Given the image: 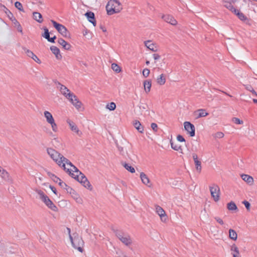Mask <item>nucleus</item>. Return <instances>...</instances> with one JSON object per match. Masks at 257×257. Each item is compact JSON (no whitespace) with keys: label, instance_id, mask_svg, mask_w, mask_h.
<instances>
[{"label":"nucleus","instance_id":"nucleus-1","mask_svg":"<svg viewBox=\"0 0 257 257\" xmlns=\"http://www.w3.org/2000/svg\"><path fill=\"white\" fill-rule=\"evenodd\" d=\"M122 9V5L118 0H110L106 6L107 14L109 16L119 13Z\"/></svg>","mask_w":257,"mask_h":257},{"label":"nucleus","instance_id":"nucleus-2","mask_svg":"<svg viewBox=\"0 0 257 257\" xmlns=\"http://www.w3.org/2000/svg\"><path fill=\"white\" fill-rule=\"evenodd\" d=\"M113 232L115 233V236L126 246H129L132 242V239L128 233L124 231L122 229H117L113 228Z\"/></svg>","mask_w":257,"mask_h":257},{"label":"nucleus","instance_id":"nucleus-3","mask_svg":"<svg viewBox=\"0 0 257 257\" xmlns=\"http://www.w3.org/2000/svg\"><path fill=\"white\" fill-rule=\"evenodd\" d=\"M70 239L74 248L77 249L80 252L83 251L84 242L81 236L76 233L73 234V237L70 234Z\"/></svg>","mask_w":257,"mask_h":257},{"label":"nucleus","instance_id":"nucleus-4","mask_svg":"<svg viewBox=\"0 0 257 257\" xmlns=\"http://www.w3.org/2000/svg\"><path fill=\"white\" fill-rule=\"evenodd\" d=\"M36 192L39 195L40 199L45 204V205L53 211H57V207L49 199V198L41 190H36Z\"/></svg>","mask_w":257,"mask_h":257},{"label":"nucleus","instance_id":"nucleus-5","mask_svg":"<svg viewBox=\"0 0 257 257\" xmlns=\"http://www.w3.org/2000/svg\"><path fill=\"white\" fill-rule=\"evenodd\" d=\"M51 22L55 27V28L58 31V32L60 33L63 37H68V32L66 28L63 25L58 23L54 20H52Z\"/></svg>","mask_w":257,"mask_h":257},{"label":"nucleus","instance_id":"nucleus-6","mask_svg":"<svg viewBox=\"0 0 257 257\" xmlns=\"http://www.w3.org/2000/svg\"><path fill=\"white\" fill-rule=\"evenodd\" d=\"M211 195L213 198L214 201L217 202L219 200L220 197V188L216 184H213L212 186L209 187Z\"/></svg>","mask_w":257,"mask_h":257},{"label":"nucleus","instance_id":"nucleus-7","mask_svg":"<svg viewBox=\"0 0 257 257\" xmlns=\"http://www.w3.org/2000/svg\"><path fill=\"white\" fill-rule=\"evenodd\" d=\"M47 151L50 157L58 165V162L63 155L52 148H48Z\"/></svg>","mask_w":257,"mask_h":257},{"label":"nucleus","instance_id":"nucleus-8","mask_svg":"<svg viewBox=\"0 0 257 257\" xmlns=\"http://www.w3.org/2000/svg\"><path fill=\"white\" fill-rule=\"evenodd\" d=\"M66 97L77 109H78L81 107V102L78 100L77 96L73 93H69Z\"/></svg>","mask_w":257,"mask_h":257},{"label":"nucleus","instance_id":"nucleus-9","mask_svg":"<svg viewBox=\"0 0 257 257\" xmlns=\"http://www.w3.org/2000/svg\"><path fill=\"white\" fill-rule=\"evenodd\" d=\"M71 167L72 169H67L66 172L68 173L75 180L79 181V176L82 175V174H83L74 165H73Z\"/></svg>","mask_w":257,"mask_h":257},{"label":"nucleus","instance_id":"nucleus-10","mask_svg":"<svg viewBox=\"0 0 257 257\" xmlns=\"http://www.w3.org/2000/svg\"><path fill=\"white\" fill-rule=\"evenodd\" d=\"M53 82L56 85L57 88L59 89L61 94H63L65 97L67 96V94H68L69 93H71L69 89H68L64 85H62L57 80H53Z\"/></svg>","mask_w":257,"mask_h":257},{"label":"nucleus","instance_id":"nucleus-11","mask_svg":"<svg viewBox=\"0 0 257 257\" xmlns=\"http://www.w3.org/2000/svg\"><path fill=\"white\" fill-rule=\"evenodd\" d=\"M185 130L189 134L191 137L195 135V128L194 125L189 121H185L184 123Z\"/></svg>","mask_w":257,"mask_h":257},{"label":"nucleus","instance_id":"nucleus-12","mask_svg":"<svg viewBox=\"0 0 257 257\" xmlns=\"http://www.w3.org/2000/svg\"><path fill=\"white\" fill-rule=\"evenodd\" d=\"M85 188H87L89 190H92V187L91 185L90 182L88 180L87 178L84 174H82V175L79 176V181H78Z\"/></svg>","mask_w":257,"mask_h":257},{"label":"nucleus","instance_id":"nucleus-13","mask_svg":"<svg viewBox=\"0 0 257 257\" xmlns=\"http://www.w3.org/2000/svg\"><path fill=\"white\" fill-rule=\"evenodd\" d=\"M23 50L27 54V55L33 59L38 64H40L41 63V60L38 58V57L31 50L27 49L26 48L23 47Z\"/></svg>","mask_w":257,"mask_h":257},{"label":"nucleus","instance_id":"nucleus-14","mask_svg":"<svg viewBox=\"0 0 257 257\" xmlns=\"http://www.w3.org/2000/svg\"><path fill=\"white\" fill-rule=\"evenodd\" d=\"M58 162L59 163L58 165L59 166H61L66 172L67 169L65 167V164L69 165L71 167L73 166L72 163L68 159L65 158L63 156L60 158V161Z\"/></svg>","mask_w":257,"mask_h":257},{"label":"nucleus","instance_id":"nucleus-15","mask_svg":"<svg viewBox=\"0 0 257 257\" xmlns=\"http://www.w3.org/2000/svg\"><path fill=\"white\" fill-rule=\"evenodd\" d=\"M85 16L87 18L88 21L92 23L94 26L96 25V22L95 20V15L94 13L88 11L85 14Z\"/></svg>","mask_w":257,"mask_h":257},{"label":"nucleus","instance_id":"nucleus-16","mask_svg":"<svg viewBox=\"0 0 257 257\" xmlns=\"http://www.w3.org/2000/svg\"><path fill=\"white\" fill-rule=\"evenodd\" d=\"M67 122L69 124L72 131L76 133L79 136H80L82 135V132L80 131L78 127L74 122L71 121L70 119H68L67 120Z\"/></svg>","mask_w":257,"mask_h":257},{"label":"nucleus","instance_id":"nucleus-17","mask_svg":"<svg viewBox=\"0 0 257 257\" xmlns=\"http://www.w3.org/2000/svg\"><path fill=\"white\" fill-rule=\"evenodd\" d=\"M162 18L165 22L171 24L172 25L175 26L177 24V21L172 16L169 15H163Z\"/></svg>","mask_w":257,"mask_h":257},{"label":"nucleus","instance_id":"nucleus-18","mask_svg":"<svg viewBox=\"0 0 257 257\" xmlns=\"http://www.w3.org/2000/svg\"><path fill=\"white\" fill-rule=\"evenodd\" d=\"M192 158L194 161V163L196 166V170L199 172H201L202 167H201V161L198 160V156L196 154L193 153L192 154Z\"/></svg>","mask_w":257,"mask_h":257},{"label":"nucleus","instance_id":"nucleus-19","mask_svg":"<svg viewBox=\"0 0 257 257\" xmlns=\"http://www.w3.org/2000/svg\"><path fill=\"white\" fill-rule=\"evenodd\" d=\"M50 50L55 55L56 58L58 59H61L62 55L60 54V50L58 48L55 46H52L50 47Z\"/></svg>","mask_w":257,"mask_h":257},{"label":"nucleus","instance_id":"nucleus-20","mask_svg":"<svg viewBox=\"0 0 257 257\" xmlns=\"http://www.w3.org/2000/svg\"><path fill=\"white\" fill-rule=\"evenodd\" d=\"M59 185L62 188L65 189L68 193L70 194H73L75 192V190L71 187L68 186L65 182L61 181L59 182Z\"/></svg>","mask_w":257,"mask_h":257},{"label":"nucleus","instance_id":"nucleus-21","mask_svg":"<svg viewBox=\"0 0 257 257\" xmlns=\"http://www.w3.org/2000/svg\"><path fill=\"white\" fill-rule=\"evenodd\" d=\"M58 43L61 45L65 50H69L71 49V45L62 38L58 39Z\"/></svg>","mask_w":257,"mask_h":257},{"label":"nucleus","instance_id":"nucleus-22","mask_svg":"<svg viewBox=\"0 0 257 257\" xmlns=\"http://www.w3.org/2000/svg\"><path fill=\"white\" fill-rule=\"evenodd\" d=\"M156 210L157 214L160 216L162 220H163L164 218H165L164 219L166 220V215L165 214V212L161 206L156 205Z\"/></svg>","mask_w":257,"mask_h":257},{"label":"nucleus","instance_id":"nucleus-23","mask_svg":"<svg viewBox=\"0 0 257 257\" xmlns=\"http://www.w3.org/2000/svg\"><path fill=\"white\" fill-rule=\"evenodd\" d=\"M133 125L137 130V131L140 133H144V126L142 125L141 122L137 120H135L133 122Z\"/></svg>","mask_w":257,"mask_h":257},{"label":"nucleus","instance_id":"nucleus-24","mask_svg":"<svg viewBox=\"0 0 257 257\" xmlns=\"http://www.w3.org/2000/svg\"><path fill=\"white\" fill-rule=\"evenodd\" d=\"M224 2L226 3L224 5V7L230 11L231 12L235 8L232 5V3L234 4L235 3V0H224Z\"/></svg>","mask_w":257,"mask_h":257},{"label":"nucleus","instance_id":"nucleus-25","mask_svg":"<svg viewBox=\"0 0 257 257\" xmlns=\"http://www.w3.org/2000/svg\"><path fill=\"white\" fill-rule=\"evenodd\" d=\"M140 178L143 183L150 187V185H149V184L150 183V179L144 172L141 173Z\"/></svg>","mask_w":257,"mask_h":257},{"label":"nucleus","instance_id":"nucleus-26","mask_svg":"<svg viewBox=\"0 0 257 257\" xmlns=\"http://www.w3.org/2000/svg\"><path fill=\"white\" fill-rule=\"evenodd\" d=\"M33 17L35 21L39 23H41L43 21L42 16L40 13L34 12L33 13Z\"/></svg>","mask_w":257,"mask_h":257},{"label":"nucleus","instance_id":"nucleus-27","mask_svg":"<svg viewBox=\"0 0 257 257\" xmlns=\"http://www.w3.org/2000/svg\"><path fill=\"white\" fill-rule=\"evenodd\" d=\"M44 115L48 123H49L50 122H52L54 120L52 114L49 111H45L44 112Z\"/></svg>","mask_w":257,"mask_h":257},{"label":"nucleus","instance_id":"nucleus-28","mask_svg":"<svg viewBox=\"0 0 257 257\" xmlns=\"http://www.w3.org/2000/svg\"><path fill=\"white\" fill-rule=\"evenodd\" d=\"M145 46L150 50L156 52L157 51L156 47L154 43H151V41H147L145 42Z\"/></svg>","mask_w":257,"mask_h":257},{"label":"nucleus","instance_id":"nucleus-29","mask_svg":"<svg viewBox=\"0 0 257 257\" xmlns=\"http://www.w3.org/2000/svg\"><path fill=\"white\" fill-rule=\"evenodd\" d=\"M241 177L243 180L248 183H252L253 182V178L246 174H242Z\"/></svg>","mask_w":257,"mask_h":257},{"label":"nucleus","instance_id":"nucleus-30","mask_svg":"<svg viewBox=\"0 0 257 257\" xmlns=\"http://www.w3.org/2000/svg\"><path fill=\"white\" fill-rule=\"evenodd\" d=\"M231 250L233 251V252L232 253L233 257H238L239 255V251L238 247L235 244H233L231 246Z\"/></svg>","mask_w":257,"mask_h":257},{"label":"nucleus","instance_id":"nucleus-31","mask_svg":"<svg viewBox=\"0 0 257 257\" xmlns=\"http://www.w3.org/2000/svg\"><path fill=\"white\" fill-rule=\"evenodd\" d=\"M152 83L151 80H145L144 82V86L145 91L148 93L150 91Z\"/></svg>","mask_w":257,"mask_h":257},{"label":"nucleus","instance_id":"nucleus-32","mask_svg":"<svg viewBox=\"0 0 257 257\" xmlns=\"http://www.w3.org/2000/svg\"><path fill=\"white\" fill-rule=\"evenodd\" d=\"M47 175L55 183H59V182H61L62 181L59 177L56 176L55 174L51 173L50 172H48Z\"/></svg>","mask_w":257,"mask_h":257},{"label":"nucleus","instance_id":"nucleus-33","mask_svg":"<svg viewBox=\"0 0 257 257\" xmlns=\"http://www.w3.org/2000/svg\"><path fill=\"white\" fill-rule=\"evenodd\" d=\"M4 11L7 16L9 17V18L12 21H14L16 20V18L14 17L13 14L11 12V11L7 8L5 6H4Z\"/></svg>","mask_w":257,"mask_h":257},{"label":"nucleus","instance_id":"nucleus-34","mask_svg":"<svg viewBox=\"0 0 257 257\" xmlns=\"http://www.w3.org/2000/svg\"><path fill=\"white\" fill-rule=\"evenodd\" d=\"M229 237L231 239H232L233 240H236L237 238V233L236 232V231L234 230H233L232 229H230L229 230Z\"/></svg>","mask_w":257,"mask_h":257},{"label":"nucleus","instance_id":"nucleus-35","mask_svg":"<svg viewBox=\"0 0 257 257\" xmlns=\"http://www.w3.org/2000/svg\"><path fill=\"white\" fill-rule=\"evenodd\" d=\"M157 83L161 85H164L166 82V78L163 74H161L157 79Z\"/></svg>","mask_w":257,"mask_h":257},{"label":"nucleus","instance_id":"nucleus-36","mask_svg":"<svg viewBox=\"0 0 257 257\" xmlns=\"http://www.w3.org/2000/svg\"><path fill=\"white\" fill-rule=\"evenodd\" d=\"M227 208L229 210L234 211L237 210V207L233 201H231L230 202L227 204Z\"/></svg>","mask_w":257,"mask_h":257},{"label":"nucleus","instance_id":"nucleus-37","mask_svg":"<svg viewBox=\"0 0 257 257\" xmlns=\"http://www.w3.org/2000/svg\"><path fill=\"white\" fill-rule=\"evenodd\" d=\"M122 165L124 168L128 171L132 173L135 172V168L133 166H131L130 164L125 163H123Z\"/></svg>","mask_w":257,"mask_h":257},{"label":"nucleus","instance_id":"nucleus-38","mask_svg":"<svg viewBox=\"0 0 257 257\" xmlns=\"http://www.w3.org/2000/svg\"><path fill=\"white\" fill-rule=\"evenodd\" d=\"M197 111L198 112L197 118L205 117L208 114L205 110L203 109H199Z\"/></svg>","mask_w":257,"mask_h":257},{"label":"nucleus","instance_id":"nucleus-39","mask_svg":"<svg viewBox=\"0 0 257 257\" xmlns=\"http://www.w3.org/2000/svg\"><path fill=\"white\" fill-rule=\"evenodd\" d=\"M0 175L5 180H8L9 179V173L4 169H1Z\"/></svg>","mask_w":257,"mask_h":257},{"label":"nucleus","instance_id":"nucleus-40","mask_svg":"<svg viewBox=\"0 0 257 257\" xmlns=\"http://www.w3.org/2000/svg\"><path fill=\"white\" fill-rule=\"evenodd\" d=\"M111 69L116 73H119L121 71V68L116 63L111 64Z\"/></svg>","mask_w":257,"mask_h":257},{"label":"nucleus","instance_id":"nucleus-41","mask_svg":"<svg viewBox=\"0 0 257 257\" xmlns=\"http://www.w3.org/2000/svg\"><path fill=\"white\" fill-rule=\"evenodd\" d=\"M241 21L245 22L247 20V18L242 12L238 13L236 16Z\"/></svg>","mask_w":257,"mask_h":257},{"label":"nucleus","instance_id":"nucleus-42","mask_svg":"<svg viewBox=\"0 0 257 257\" xmlns=\"http://www.w3.org/2000/svg\"><path fill=\"white\" fill-rule=\"evenodd\" d=\"M171 148L175 151L182 150L181 146L177 144H175L172 142H171Z\"/></svg>","mask_w":257,"mask_h":257},{"label":"nucleus","instance_id":"nucleus-43","mask_svg":"<svg viewBox=\"0 0 257 257\" xmlns=\"http://www.w3.org/2000/svg\"><path fill=\"white\" fill-rule=\"evenodd\" d=\"M106 108L110 110H114L116 108V104L114 102H111L107 104Z\"/></svg>","mask_w":257,"mask_h":257},{"label":"nucleus","instance_id":"nucleus-44","mask_svg":"<svg viewBox=\"0 0 257 257\" xmlns=\"http://www.w3.org/2000/svg\"><path fill=\"white\" fill-rule=\"evenodd\" d=\"M44 33L42 35V36L46 39L49 38L50 34H51V33L49 32L48 29L46 27L44 28Z\"/></svg>","mask_w":257,"mask_h":257},{"label":"nucleus","instance_id":"nucleus-45","mask_svg":"<svg viewBox=\"0 0 257 257\" xmlns=\"http://www.w3.org/2000/svg\"><path fill=\"white\" fill-rule=\"evenodd\" d=\"M245 89L251 92L252 93V94L255 95L256 96H257V93L256 92V91L253 89L252 87L250 85H247L245 86Z\"/></svg>","mask_w":257,"mask_h":257},{"label":"nucleus","instance_id":"nucleus-46","mask_svg":"<svg viewBox=\"0 0 257 257\" xmlns=\"http://www.w3.org/2000/svg\"><path fill=\"white\" fill-rule=\"evenodd\" d=\"M15 6L19 11L24 12V9L23 8V6H22V4L20 2H16L15 3Z\"/></svg>","mask_w":257,"mask_h":257},{"label":"nucleus","instance_id":"nucleus-47","mask_svg":"<svg viewBox=\"0 0 257 257\" xmlns=\"http://www.w3.org/2000/svg\"><path fill=\"white\" fill-rule=\"evenodd\" d=\"M51 125V127H52V130L54 132H57L58 131V127H57V125L56 124V123H55V120L53 121L52 122H50L49 123Z\"/></svg>","mask_w":257,"mask_h":257},{"label":"nucleus","instance_id":"nucleus-48","mask_svg":"<svg viewBox=\"0 0 257 257\" xmlns=\"http://www.w3.org/2000/svg\"><path fill=\"white\" fill-rule=\"evenodd\" d=\"M150 70L148 68H145L143 71V75L145 77H147L150 74Z\"/></svg>","mask_w":257,"mask_h":257},{"label":"nucleus","instance_id":"nucleus-49","mask_svg":"<svg viewBox=\"0 0 257 257\" xmlns=\"http://www.w3.org/2000/svg\"><path fill=\"white\" fill-rule=\"evenodd\" d=\"M15 21H16V23H17V27L18 31L22 34L23 33V29H22V26H21L19 22L16 19Z\"/></svg>","mask_w":257,"mask_h":257},{"label":"nucleus","instance_id":"nucleus-50","mask_svg":"<svg viewBox=\"0 0 257 257\" xmlns=\"http://www.w3.org/2000/svg\"><path fill=\"white\" fill-rule=\"evenodd\" d=\"M214 137L219 139L222 138L224 137V134L222 132H218L215 134Z\"/></svg>","mask_w":257,"mask_h":257},{"label":"nucleus","instance_id":"nucleus-51","mask_svg":"<svg viewBox=\"0 0 257 257\" xmlns=\"http://www.w3.org/2000/svg\"><path fill=\"white\" fill-rule=\"evenodd\" d=\"M234 122L236 124H241L243 123V121L239 119L237 117H234L233 118Z\"/></svg>","mask_w":257,"mask_h":257},{"label":"nucleus","instance_id":"nucleus-52","mask_svg":"<svg viewBox=\"0 0 257 257\" xmlns=\"http://www.w3.org/2000/svg\"><path fill=\"white\" fill-rule=\"evenodd\" d=\"M242 204H243L245 207V208L247 209V210L250 209V204L249 202L246 200H244L242 202Z\"/></svg>","mask_w":257,"mask_h":257},{"label":"nucleus","instance_id":"nucleus-53","mask_svg":"<svg viewBox=\"0 0 257 257\" xmlns=\"http://www.w3.org/2000/svg\"><path fill=\"white\" fill-rule=\"evenodd\" d=\"M151 126L152 128V130L154 132H157V128H158V125L156 123L153 122L151 123Z\"/></svg>","mask_w":257,"mask_h":257},{"label":"nucleus","instance_id":"nucleus-54","mask_svg":"<svg viewBox=\"0 0 257 257\" xmlns=\"http://www.w3.org/2000/svg\"><path fill=\"white\" fill-rule=\"evenodd\" d=\"M177 140H178V141L180 142H185V140L184 138V137L180 135H179L177 136Z\"/></svg>","mask_w":257,"mask_h":257},{"label":"nucleus","instance_id":"nucleus-55","mask_svg":"<svg viewBox=\"0 0 257 257\" xmlns=\"http://www.w3.org/2000/svg\"><path fill=\"white\" fill-rule=\"evenodd\" d=\"M214 219L220 224H221V225H223L224 224L223 221L220 218H219L218 217H215Z\"/></svg>","mask_w":257,"mask_h":257},{"label":"nucleus","instance_id":"nucleus-56","mask_svg":"<svg viewBox=\"0 0 257 257\" xmlns=\"http://www.w3.org/2000/svg\"><path fill=\"white\" fill-rule=\"evenodd\" d=\"M56 39V37L55 36H54V37H50L49 36V38H48L47 40L49 42H51V43H55V40Z\"/></svg>","mask_w":257,"mask_h":257},{"label":"nucleus","instance_id":"nucleus-57","mask_svg":"<svg viewBox=\"0 0 257 257\" xmlns=\"http://www.w3.org/2000/svg\"><path fill=\"white\" fill-rule=\"evenodd\" d=\"M49 188L51 189V190L54 194H57V190L54 186L50 185Z\"/></svg>","mask_w":257,"mask_h":257},{"label":"nucleus","instance_id":"nucleus-58","mask_svg":"<svg viewBox=\"0 0 257 257\" xmlns=\"http://www.w3.org/2000/svg\"><path fill=\"white\" fill-rule=\"evenodd\" d=\"M153 58L155 60H158L160 58V56L158 54H154Z\"/></svg>","mask_w":257,"mask_h":257},{"label":"nucleus","instance_id":"nucleus-59","mask_svg":"<svg viewBox=\"0 0 257 257\" xmlns=\"http://www.w3.org/2000/svg\"><path fill=\"white\" fill-rule=\"evenodd\" d=\"M232 13H233L234 15H235L236 16L237 15V13H240V11L235 8H234L232 11H231Z\"/></svg>","mask_w":257,"mask_h":257},{"label":"nucleus","instance_id":"nucleus-60","mask_svg":"<svg viewBox=\"0 0 257 257\" xmlns=\"http://www.w3.org/2000/svg\"><path fill=\"white\" fill-rule=\"evenodd\" d=\"M117 148L120 153H122L123 152V148L122 147L118 146Z\"/></svg>","mask_w":257,"mask_h":257},{"label":"nucleus","instance_id":"nucleus-61","mask_svg":"<svg viewBox=\"0 0 257 257\" xmlns=\"http://www.w3.org/2000/svg\"><path fill=\"white\" fill-rule=\"evenodd\" d=\"M101 29L103 31V32H105L106 31V30L105 28L103 27L102 26H100Z\"/></svg>","mask_w":257,"mask_h":257},{"label":"nucleus","instance_id":"nucleus-62","mask_svg":"<svg viewBox=\"0 0 257 257\" xmlns=\"http://www.w3.org/2000/svg\"><path fill=\"white\" fill-rule=\"evenodd\" d=\"M222 92L223 93H224V94H225L226 95H227L229 96V97H232V95H230V94H228L227 93H226V92H224V91H222Z\"/></svg>","mask_w":257,"mask_h":257},{"label":"nucleus","instance_id":"nucleus-63","mask_svg":"<svg viewBox=\"0 0 257 257\" xmlns=\"http://www.w3.org/2000/svg\"><path fill=\"white\" fill-rule=\"evenodd\" d=\"M252 101L254 103H257V99H253Z\"/></svg>","mask_w":257,"mask_h":257},{"label":"nucleus","instance_id":"nucleus-64","mask_svg":"<svg viewBox=\"0 0 257 257\" xmlns=\"http://www.w3.org/2000/svg\"><path fill=\"white\" fill-rule=\"evenodd\" d=\"M67 230H68L69 235L71 234H70V231H71L70 229L69 228H67Z\"/></svg>","mask_w":257,"mask_h":257}]
</instances>
